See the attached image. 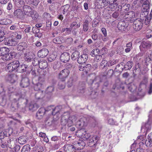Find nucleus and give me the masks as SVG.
Wrapping results in <instances>:
<instances>
[{"instance_id": "1", "label": "nucleus", "mask_w": 152, "mask_h": 152, "mask_svg": "<svg viewBox=\"0 0 152 152\" xmlns=\"http://www.w3.org/2000/svg\"><path fill=\"white\" fill-rule=\"evenodd\" d=\"M65 115H63L61 118V120L62 121H64V124H66L68 123V125L69 126H71L72 125H75L77 120V117L75 115H72L68 118V116L66 118Z\"/></svg>"}, {"instance_id": "2", "label": "nucleus", "mask_w": 152, "mask_h": 152, "mask_svg": "<svg viewBox=\"0 0 152 152\" xmlns=\"http://www.w3.org/2000/svg\"><path fill=\"white\" fill-rule=\"evenodd\" d=\"M133 22V27L135 31H139L142 28L143 23V20L137 19Z\"/></svg>"}, {"instance_id": "3", "label": "nucleus", "mask_w": 152, "mask_h": 152, "mask_svg": "<svg viewBox=\"0 0 152 152\" xmlns=\"http://www.w3.org/2000/svg\"><path fill=\"white\" fill-rule=\"evenodd\" d=\"M69 73V70L67 69H65L62 70L59 74L58 78L62 81H64L66 78Z\"/></svg>"}, {"instance_id": "4", "label": "nucleus", "mask_w": 152, "mask_h": 152, "mask_svg": "<svg viewBox=\"0 0 152 152\" xmlns=\"http://www.w3.org/2000/svg\"><path fill=\"white\" fill-rule=\"evenodd\" d=\"M152 45V43L149 41H143L140 46V50L142 51L147 50L149 49Z\"/></svg>"}, {"instance_id": "5", "label": "nucleus", "mask_w": 152, "mask_h": 152, "mask_svg": "<svg viewBox=\"0 0 152 152\" xmlns=\"http://www.w3.org/2000/svg\"><path fill=\"white\" fill-rule=\"evenodd\" d=\"M124 18L127 19V20L130 22L132 23L135 20V14L133 11L129 12L125 14Z\"/></svg>"}, {"instance_id": "6", "label": "nucleus", "mask_w": 152, "mask_h": 152, "mask_svg": "<svg viewBox=\"0 0 152 152\" xmlns=\"http://www.w3.org/2000/svg\"><path fill=\"white\" fill-rule=\"evenodd\" d=\"M4 42L5 45L11 46H15L18 43L16 39L12 38H7L4 41Z\"/></svg>"}, {"instance_id": "7", "label": "nucleus", "mask_w": 152, "mask_h": 152, "mask_svg": "<svg viewBox=\"0 0 152 152\" xmlns=\"http://www.w3.org/2000/svg\"><path fill=\"white\" fill-rule=\"evenodd\" d=\"M86 120L84 117H82L78 119L75 124L78 128H82L85 125Z\"/></svg>"}, {"instance_id": "8", "label": "nucleus", "mask_w": 152, "mask_h": 152, "mask_svg": "<svg viewBox=\"0 0 152 152\" xmlns=\"http://www.w3.org/2000/svg\"><path fill=\"white\" fill-rule=\"evenodd\" d=\"M70 55L67 52H64L62 53L60 57L61 61L64 63L68 62L70 59Z\"/></svg>"}, {"instance_id": "9", "label": "nucleus", "mask_w": 152, "mask_h": 152, "mask_svg": "<svg viewBox=\"0 0 152 152\" xmlns=\"http://www.w3.org/2000/svg\"><path fill=\"white\" fill-rule=\"evenodd\" d=\"M48 53L49 51L48 49L43 48L38 51L37 53V55L39 58H44L47 56Z\"/></svg>"}, {"instance_id": "10", "label": "nucleus", "mask_w": 152, "mask_h": 152, "mask_svg": "<svg viewBox=\"0 0 152 152\" xmlns=\"http://www.w3.org/2000/svg\"><path fill=\"white\" fill-rule=\"evenodd\" d=\"M128 26L127 23L125 22L124 20L120 21L117 25V28L119 30L124 31Z\"/></svg>"}, {"instance_id": "11", "label": "nucleus", "mask_w": 152, "mask_h": 152, "mask_svg": "<svg viewBox=\"0 0 152 152\" xmlns=\"http://www.w3.org/2000/svg\"><path fill=\"white\" fill-rule=\"evenodd\" d=\"M152 124V118L149 117L148 122L142 126L141 129H145L146 131L150 130L151 128V124Z\"/></svg>"}, {"instance_id": "12", "label": "nucleus", "mask_w": 152, "mask_h": 152, "mask_svg": "<svg viewBox=\"0 0 152 152\" xmlns=\"http://www.w3.org/2000/svg\"><path fill=\"white\" fill-rule=\"evenodd\" d=\"M64 152H75V148L73 145H65L64 147Z\"/></svg>"}, {"instance_id": "13", "label": "nucleus", "mask_w": 152, "mask_h": 152, "mask_svg": "<svg viewBox=\"0 0 152 152\" xmlns=\"http://www.w3.org/2000/svg\"><path fill=\"white\" fill-rule=\"evenodd\" d=\"M35 55L33 53H25L24 54V59L25 61L29 62L31 60L33 59Z\"/></svg>"}, {"instance_id": "14", "label": "nucleus", "mask_w": 152, "mask_h": 152, "mask_svg": "<svg viewBox=\"0 0 152 152\" xmlns=\"http://www.w3.org/2000/svg\"><path fill=\"white\" fill-rule=\"evenodd\" d=\"M46 109L44 108H40L36 114V117L38 119H40L42 118L43 116L44 115Z\"/></svg>"}, {"instance_id": "15", "label": "nucleus", "mask_w": 152, "mask_h": 152, "mask_svg": "<svg viewBox=\"0 0 152 152\" xmlns=\"http://www.w3.org/2000/svg\"><path fill=\"white\" fill-rule=\"evenodd\" d=\"M73 146L77 150L83 148V146H85V144L83 142H75L73 143Z\"/></svg>"}, {"instance_id": "16", "label": "nucleus", "mask_w": 152, "mask_h": 152, "mask_svg": "<svg viewBox=\"0 0 152 152\" xmlns=\"http://www.w3.org/2000/svg\"><path fill=\"white\" fill-rule=\"evenodd\" d=\"M23 10L25 15H29L33 10L31 7L27 5H25L23 7Z\"/></svg>"}, {"instance_id": "17", "label": "nucleus", "mask_w": 152, "mask_h": 152, "mask_svg": "<svg viewBox=\"0 0 152 152\" xmlns=\"http://www.w3.org/2000/svg\"><path fill=\"white\" fill-rule=\"evenodd\" d=\"M88 58V56L86 54H83L81 55L78 58V62L80 64L84 63L86 61Z\"/></svg>"}, {"instance_id": "18", "label": "nucleus", "mask_w": 152, "mask_h": 152, "mask_svg": "<svg viewBox=\"0 0 152 152\" xmlns=\"http://www.w3.org/2000/svg\"><path fill=\"white\" fill-rule=\"evenodd\" d=\"M29 85L28 79L25 77L23 78L20 84V86L23 88L27 87Z\"/></svg>"}, {"instance_id": "19", "label": "nucleus", "mask_w": 152, "mask_h": 152, "mask_svg": "<svg viewBox=\"0 0 152 152\" xmlns=\"http://www.w3.org/2000/svg\"><path fill=\"white\" fill-rule=\"evenodd\" d=\"M27 47V44L26 42L19 43L17 46V49L19 51H23Z\"/></svg>"}, {"instance_id": "20", "label": "nucleus", "mask_w": 152, "mask_h": 152, "mask_svg": "<svg viewBox=\"0 0 152 152\" xmlns=\"http://www.w3.org/2000/svg\"><path fill=\"white\" fill-rule=\"evenodd\" d=\"M141 1H145L142 5V10L144 11H148L149 9V2L148 0H140Z\"/></svg>"}, {"instance_id": "21", "label": "nucleus", "mask_w": 152, "mask_h": 152, "mask_svg": "<svg viewBox=\"0 0 152 152\" xmlns=\"http://www.w3.org/2000/svg\"><path fill=\"white\" fill-rule=\"evenodd\" d=\"M80 134H81V137L83 138L84 140H89L91 135L89 134L88 133H87L84 130H82V132H80Z\"/></svg>"}, {"instance_id": "22", "label": "nucleus", "mask_w": 152, "mask_h": 152, "mask_svg": "<svg viewBox=\"0 0 152 152\" xmlns=\"http://www.w3.org/2000/svg\"><path fill=\"white\" fill-rule=\"evenodd\" d=\"M13 14L15 17L18 18H21L23 16V12L20 9H18L15 10Z\"/></svg>"}, {"instance_id": "23", "label": "nucleus", "mask_w": 152, "mask_h": 152, "mask_svg": "<svg viewBox=\"0 0 152 152\" xmlns=\"http://www.w3.org/2000/svg\"><path fill=\"white\" fill-rule=\"evenodd\" d=\"M28 66L25 64L19 65L17 71L19 72H25L27 70Z\"/></svg>"}, {"instance_id": "24", "label": "nucleus", "mask_w": 152, "mask_h": 152, "mask_svg": "<svg viewBox=\"0 0 152 152\" xmlns=\"http://www.w3.org/2000/svg\"><path fill=\"white\" fill-rule=\"evenodd\" d=\"M39 68L41 69H44L46 68L48 66V63L46 61L44 60H40L39 63Z\"/></svg>"}, {"instance_id": "25", "label": "nucleus", "mask_w": 152, "mask_h": 152, "mask_svg": "<svg viewBox=\"0 0 152 152\" xmlns=\"http://www.w3.org/2000/svg\"><path fill=\"white\" fill-rule=\"evenodd\" d=\"M12 21L8 19L0 18V24L8 25L11 23Z\"/></svg>"}, {"instance_id": "26", "label": "nucleus", "mask_w": 152, "mask_h": 152, "mask_svg": "<svg viewBox=\"0 0 152 152\" xmlns=\"http://www.w3.org/2000/svg\"><path fill=\"white\" fill-rule=\"evenodd\" d=\"M9 51V49L6 47L0 48V56H2L8 53Z\"/></svg>"}, {"instance_id": "27", "label": "nucleus", "mask_w": 152, "mask_h": 152, "mask_svg": "<svg viewBox=\"0 0 152 152\" xmlns=\"http://www.w3.org/2000/svg\"><path fill=\"white\" fill-rule=\"evenodd\" d=\"M28 140L26 136H23L19 138L18 142L20 144H24L26 143Z\"/></svg>"}, {"instance_id": "28", "label": "nucleus", "mask_w": 152, "mask_h": 152, "mask_svg": "<svg viewBox=\"0 0 152 152\" xmlns=\"http://www.w3.org/2000/svg\"><path fill=\"white\" fill-rule=\"evenodd\" d=\"M17 80V76L15 75H10L8 76V80L12 83H14Z\"/></svg>"}, {"instance_id": "29", "label": "nucleus", "mask_w": 152, "mask_h": 152, "mask_svg": "<svg viewBox=\"0 0 152 152\" xmlns=\"http://www.w3.org/2000/svg\"><path fill=\"white\" fill-rule=\"evenodd\" d=\"M148 11H142V12L140 14V18H138V19H140L144 21V19L147 18L148 16Z\"/></svg>"}, {"instance_id": "30", "label": "nucleus", "mask_w": 152, "mask_h": 152, "mask_svg": "<svg viewBox=\"0 0 152 152\" xmlns=\"http://www.w3.org/2000/svg\"><path fill=\"white\" fill-rule=\"evenodd\" d=\"M70 7L69 5L67 4L62 6L61 8V12L64 14L67 12Z\"/></svg>"}, {"instance_id": "31", "label": "nucleus", "mask_w": 152, "mask_h": 152, "mask_svg": "<svg viewBox=\"0 0 152 152\" xmlns=\"http://www.w3.org/2000/svg\"><path fill=\"white\" fill-rule=\"evenodd\" d=\"M10 63L13 66L14 70L17 71V69H18V66L20 64L18 60H15Z\"/></svg>"}, {"instance_id": "32", "label": "nucleus", "mask_w": 152, "mask_h": 152, "mask_svg": "<svg viewBox=\"0 0 152 152\" xmlns=\"http://www.w3.org/2000/svg\"><path fill=\"white\" fill-rule=\"evenodd\" d=\"M39 107V105L37 103H31L29 106V109L30 110L34 111L36 110Z\"/></svg>"}, {"instance_id": "33", "label": "nucleus", "mask_w": 152, "mask_h": 152, "mask_svg": "<svg viewBox=\"0 0 152 152\" xmlns=\"http://www.w3.org/2000/svg\"><path fill=\"white\" fill-rule=\"evenodd\" d=\"M99 137L96 136H91L88 140L89 141V142L93 143L97 142L98 139ZM95 143L94 144V145Z\"/></svg>"}, {"instance_id": "34", "label": "nucleus", "mask_w": 152, "mask_h": 152, "mask_svg": "<svg viewBox=\"0 0 152 152\" xmlns=\"http://www.w3.org/2000/svg\"><path fill=\"white\" fill-rule=\"evenodd\" d=\"M62 39L61 37H56L53 39V42L55 44H60L62 42Z\"/></svg>"}, {"instance_id": "35", "label": "nucleus", "mask_w": 152, "mask_h": 152, "mask_svg": "<svg viewBox=\"0 0 152 152\" xmlns=\"http://www.w3.org/2000/svg\"><path fill=\"white\" fill-rule=\"evenodd\" d=\"M29 16H31L33 19L36 20L38 18L39 15L37 12L33 10Z\"/></svg>"}, {"instance_id": "36", "label": "nucleus", "mask_w": 152, "mask_h": 152, "mask_svg": "<svg viewBox=\"0 0 152 152\" xmlns=\"http://www.w3.org/2000/svg\"><path fill=\"white\" fill-rule=\"evenodd\" d=\"M80 53L77 51H75L72 55L71 58L73 60H76L79 56Z\"/></svg>"}, {"instance_id": "37", "label": "nucleus", "mask_w": 152, "mask_h": 152, "mask_svg": "<svg viewBox=\"0 0 152 152\" xmlns=\"http://www.w3.org/2000/svg\"><path fill=\"white\" fill-rule=\"evenodd\" d=\"M30 150V147L29 145H25L22 148L21 152H28Z\"/></svg>"}, {"instance_id": "38", "label": "nucleus", "mask_w": 152, "mask_h": 152, "mask_svg": "<svg viewBox=\"0 0 152 152\" xmlns=\"http://www.w3.org/2000/svg\"><path fill=\"white\" fill-rule=\"evenodd\" d=\"M78 24H77V23L76 22H74L71 23L70 25L69 28L73 30L75 29L80 27V25L78 26Z\"/></svg>"}, {"instance_id": "39", "label": "nucleus", "mask_w": 152, "mask_h": 152, "mask_svg": "<svg viewBox=\"0 0 152 152\" xmlns=\"http://www.w3.org/2000/svg\"><path fill=\"white\" fill-rule=\"evenodd\" d=\"M112 1H113V2L110 4L109 7L110 9L113 10L117 8L118 4L116 3H114V2H115L116 0H112Z\"/></svg>"}, {"instance_id": "40", "label": "nucleus", "mask_w": 152, "mask_h": 152, "mask_svg": "<svg viewBox=\"0 0 152 152\" xmlns=\"http://www.w3.org/2000/svg\"><path fill=\"white\" fill-rule=\"evenodd\" d=\"M99 50L98 49L93 50L91 51V55L92 56H95L96 55L99 54Z\"/></svg>"}, {"instance_id": "41", "label": "nucleus", "mask_w": 152, "mask_h": 152, "mask_svg": "<svg viewBox=\"0 0 152 152\" xmlns=\"http://www.w3.org/2000/svg\"><path fill=\"white\" fill-rule=\"evenodd\" d=\"M6 70L8 72H11L15 70L11 63L7 65Z\"/></svg>"}, {"instance_id": "42", "label": "nucleus", "mask_w": 152, "mask_h": 152, "mask_svg": "<svg viewBox=\"0 0 152 152\" xmlns=\"http://www.w3.org/2000/svg\"><path fill=\"white\" fill-rule=\"evenodd\" d=\"M132 61H129L125 65L124 67L128 69H130L132 67Z\"/></svg>"}, {"instance_id": "43", "label": "nucleus", "mask_w": 152, "mask_h": 152, "mask_svg": "<svg viewBox=\"0 0 152 152\" xmlns=\"http://www.w3.org/2000/svg\"><path fill=\"white\" fill-rule=\"evenodd\" d=\"M58 88L60 89H62L65 88V83L64 81H62L61 80L59 82L58 84Z\"/></svg>"}, {"instance_id": "44", "label": "nucleus", "mask_w": 152, "mask_h": 152, "mask_svg": "<svg viewBox=\"0 0 152 152\" xmlns=\"http://www.w3.org/2000/svg\"><path fill=\"white\" fill-rule=\"evenodd\" d=\"M7 136H8V134L7 132L6 133L5 130L0 133V139H3L4 137Z\"/></svg>"}, {"instance_id": "45", "label": "nucleus", "mask_w": 152, "mask_h": 152, "mask_svg": "<svg viewBox=\"0 0 152 152\" xmlns=\"http://www.w3.org/2000/svg\"><path fill=\"white\" fill-rule=\"evenodd\" d=\"M1 59L4 61L11 60L9 54L6 53L1 57Z\"/></svg>"}, {"instance_id": "46", "label": "nucleus", "mask_w": 152, "mask_h": 152, "mask_svg": "<svg viewBox=\"0 0 152 152\" xmlns=\"http://www.w3.org/2000/svg\"><path fill=\"white\" fill-rule=\"evenodd\" d=\"M148 75H146L144 76L143 78V81L141 82L140 84V86H141L142 84H145L148 81Z\"/></svg>"}, {"instance_id": "47", "label": "nucleus", "mask_w": 152, "mask_h": 152, "mask_svg": "<svg viewBox=\"0 0 152 152\" xmlns=\"http://www.w3.org/2000/svg\"><path fill=\"white\" fill-rule=\"evenodd\" d=\"M61 108V106H57L55 107H54V109L53 113H54V114H55L56 113H58L60 110Z\"/></svg>"}, {"instance_id": "48", "label": "nucleus", "mask_w": 152, "mask_h": 152, "mask_svg": "<svg viewBox=\"0 0 152 152\" xmlns=\"http://www.w3.org/2000/svg\"><path fill=\"white\" fill-rule=\"evenodd\" d=\"M43 86V82H39L37 84V85L35 87V89L37 90V88H38V90H40L42 88Z\"/></svg>"}, {"instance_id": "49", "label": "nucleus", "mask_w": 152, "mask_h": 152, "mask_svg": "<svg viewBox=\"0 0 152 152\" xmlns=\"http://www.w3.org/2000/svg\"><path fill=\"white\" fill-rule=\"evenodd\" d=\"M91 68V65L90 64H87L84 67V71L86 73H87L90 70Z\"/></svg>"}, {"instance_id": "50", "label": "nucleus", "mask_w": 152, "mask_h": 152, "mask_svg": "<svg viewBox=\"0 0 152 152\" xmlns=\"http://www.w3.org/2000/svg\"><path fill=\"white\" fill-rule=\"evenodd\" d=\"M88 21H86L84 23V24L83 26V30L85 31H87L88 29Z\"/></svg>"}, {"instance_id": "51", "label": "nucleus", "mask_w": 152, "mask_h": 152, "mask_svg": "<svg viewBox=\"0 0 152 152\" xmlns=\"http://www.w3.org/2000/svg\"><path fill=\"white\" fill-rule=\"evenodd\" d=\"M54 106H50L48 107L46 110V111H50L52 115H54V113H53Z\"/></svg>"}, {"instance_id": "52", "label": "nucleus", "mask_w": 152, "mask_h": 152, "mask_svg": "<svg viewBox=\"0 0 152 152\" xmlns=\"http://www.w3.org/2000/svg\"><path fill=\"white\" fill-rule=\"evenodd\" d=\"M39 3V0H30L29 1V3L30 4L35 6H37Z\"/></svg>"}, {"instance_id": "53", "label": "nucleus", "mask_w": 152, "mask_h": 152, "mask_svg": "<svg viewBox=\"0 0 152 152\" xmlns=\"http://www.w3.org/2000/svg\"><path fill=\"white\" fill-rule=\"evenodd\" d=\"M16 96L18 97L16 99L17 100H18L20 98H24L25 96V94L24 93L22 94L21 92H20L16 94Z\"/></svg>"}, {"instance_id": "54", "label": "nucleus", "mask_w": 152, "mask_h": 152, "mask_svg": "<svg viewBox=\"0 0 152 152\" xmlns=\"http://www.w3.org/2000/svg\"><path fill=\"white\" fill-rule=\"evenodd\" d=\"M6 133L7 132L8 134V136L11 135L13 132V130L11 128H9L8 129L5 130Z\"/></svg>"}, {"instance_id": "55", "label": "nucleus", "mask_w": 152, "mask_h": 152, "mask_svg": "<svg viewBox=\"0 0 152 152\" xmlns=\"http://www.w3.org/2000/svg\"><path fill=\"white\" fill-rule=\"evenodd\" d=\"M147 31V38H149L151 37H152V30L149 29Z\"/></svg>"}, {"instance_id": "56", "label": "nucleus", "mask_w": 152, "mask_h": 152, "mask_svg": "<svg viewBox=\"0 0 152 152\" xmlns=\"http://www.w3.org/2000/svg\"><path fill=\"white\" fill-rule=\"evenodd\" d=\"M130 7V5L129 4H126L123 5L122 7V9L126 11H128L129 10V8Z\"/></svg>"}, {"instance_id": "57", "label": "nucleus", "mask_w": 152, "mask_h": 152, "mask_svg": "<svg viewBox=\"0 0 152 152\" xmlns=\"http://www.w3.org/2000/svg\"><path fill=\"white\" fill-rule=\"evenodd\" d=\"M152 142V140H151V139H149L148 137V139L145 141L146 145L147 146H150Z\"/></svg>"}, {"instance_id": "58", "label": "nucleus", "mask_w": 152, "mask_h": 152, "mask_svg": "<svg viewBox=\"0 0 152 152\" xmlns=\"http://www.w3.org/2000/svg\"><path fill=\"white\" fill-rule=\"evenodd\" d=\"M9 54L11 59L15 58L16 55V53L13 51L11 52Z\"/></svg>"}, {"instance_id": "59", "label": "nucleus", "mask_w": 152, "mask_h": 152, "mask_svg": "<svg viewBox=\"0 0 152 152\" xmlns=\"http://www.w3.org/2000/svg\"><path fill=\"white\" fill-rule=\"evenodd\" d=\"M150 20L151 18L150 17L148 16L144 19V21H145V23L146 25L150 23Z\"/></svg>"}, {"instance_id": "60", "label": "nucleus", "mask_w": 152, "mask_h": 152, "mask_svg": "<svg viewBox=\"0 0 152 152\" xmlns=\"http://www.w3.org/2000/svg\"><path fill=\"white\" fill-rule=\"evenodd\" d=\"M13 140V139H12V140L9 139L7 141V145L9 148H11L12 145L14 143V141L12 140Z\"/></svg>"}, {"instance_id": "61", "label": "nucleus", "mask_w": 152, "mask_h": 152, "mask_svg": "<svg viewBox=\"0 0 152 152\" xmlns=\"http://www.w3.org/2000/svg\"><path fill=\"white\" fill-rule=\"evenodd\" d=\"M72 85V78H70L69 79V80L67 82V86L68 87H71Z\"/></svg>"}, {"instance_id": "62", "label": "nucleus", "mask_w": 152, "mask_h": 152, "mask_svg": "<svg viewBox=\"0 0 152 152\" xmlns=\"http://www.w3.org/2000/svg\"><path fill=\"white\" fill-rule=\"evenodd\" d=\"M33 59L34 60L32 61V64L34 66H36L38 64H39V61H37V59H35L34 57Z\"/></svg>"}, {"instance_id": "63", "label": "nucleus", "mask_w": 152, "mask_h": 152, "mask_svg": "<svg viewBox=\"0 0 152 152\" xmlns=\"http://www.w3.org/2000/svg\"><path fill=\"white\" fill-rule=\"evenodd\" d=\"M59 66V63L57 62L53 65V68L55 70H56L58 69Z\"/></svg>"}, {"instance_id": "64", "label": "nucleus", "mask_w": 152, "mask_h": 152, "mask_svg": "<svg viewBox=\"0 0 152 152\" xmlns=\"http://www.w3.org/2000/svg\"><path fill=\"white\" fill-rule=\"evenodd\" d=\"M108 123L111 125H114L115 124V122L112 118H110L108 120Z\"/></svg>"}]
</instances>
